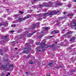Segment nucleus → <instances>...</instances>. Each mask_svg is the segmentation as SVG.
Returning <instances> with one entry per match:
<instances>
[{
    "label": "nucleus",
    "mask_w": 76,
    "mask_h": 76,
    "mask_svg": "<svg viewBox=\"0 0 76 76\" xmlns=\"http://www.w3.org/2000/svg\"><path fill=\"white\" fill-rule=\"evenodd\" d=\"M24 30L25 31H27L24 32V34L27 37H31L32 35H33L34 34L37 32V31H35L32 33H29L30 31L28 28H24Z\"/></svg>",
    "instance_id": "1"
},
{
    "label": "nucleus",
    "mask_w": 76,
    "mask_h": 76,
    "mask_svg": "<svg viewBox=\"0 0 76 76\" xmlns=\"http://www.w3.org/2000/svg\"><path fill=\"white\" fill-rule=\"evenodd\" d=\"M26 46L27 47V48H25L23 49L24 51L22 52L23 53H26L27 54L28 53V52L29 51H31L32 49L31 46L28 43H26L25 44Z\"/></svg>",
    "instance_id": "2"
},
{
    "label": "nucleus",
    "mask_w": 76,
    "mask_h": 76,
    "mask_svg": "<svg viewBox=\"0 0 76 76\" xmlns=\"http://www.w3.org/2000/svg\"><path fill=\"white\" fill-rule=\"evenodd\" d=\"M60 11H56V10H53L51 11L49 14L48 15V16H53L54 15H56L58 13H59Z\"/></svg>",
    "instance_id": "3"
},
{
    "label": "nucleus",
    "mask_w": 76,
    "mask_h": 76,
    "mask_svg": "<svg viewBox=\"0 0 76 76\" xmlns=\"http://www.w3.org/2000/svg\"><path fill=\"white\" fill-rule=\"evenodd\" d=\"M39 24L37 23H35L34 24H32L31 26V28L32 30H35V29L36 26H37V28H39Z\"/></svg>",
    "instance_id": "4"
},
{
    "label": "nucleus",
    "mask_w": 76,
    "mask_h": 76,
    "mask_svg": "<svg viewBox=\"0 0 76 76\" xmlns=\"http://www.w3.org/2000/svg\"><path fill=\"white\" fill-rule=\"evenodd\" d=\"M70 26L71 28H73V27L76 26V21H74L73 23L71 22L70 24Z\"/></svg>",
    "instance_id": "5"
},
{
    "label": "nucleus",
    "mask_w": 76,
    "mask_h": 76,
    "mask_svg": "<svg viewBox=\"0 0 76 76\" xmlns=\"http://www.w3.org/2000/svg\"><path fill=\"white\" fill-rule=\"evenodd\" d=\"M46 6V7H49V5L47 4L45 5L44 4H40L39 5V8H42L43 7Z\"/></svg>",
    "instance_id": "6"
},
{
    "label": "nucleus",
    "mask_w": 76,
    "mask_h": 76,
    "mask_svg": "<svg viewBox=\"0 0 76 76\" xmlns=\"http://www.w3.org/2000/svg\"><path fill=\"white\" fill-rule=\"evenodd\" d=\"M49 4H48V5H49V6L48 7H53V3L51 2V1H49Z\"/></svg>",
    "instance_id": "7"
},
{
    "label": "nucleus",
    "mask_w": 76,
    "mask_h": 76,
    "mask_svg": "<svg viewBox=\"0 0 76 76\" xmlns=\"http://www.w3.org/2000/svg\"><path fill=\"white\" fill-rule=\"evenodd\" d=\"M29 17H25L24 18H20V20L21 22H22L23 20H25L26 19H28V18H29Z\"/></svg>",
    "instance_id": "8"
},
{
    "label": "nucleus",
    "mask_w": 76,
    "mask_h": 76,
    "mask_svg": "<svg viewBox=\"0 0 76 76\" xmlns=\"http://www.w3.org/2000/svg\"><path fill=\"white\" fill-rule=\"evenodd\" d=\"M59 32H60V31H56V30H54L53 31L51 32V34H58L59 33Z\"/></svg>",
    "instance_id": "9"
},
{
    "label": "nucleus",
    "mask_w": 76,
    "mask_h": 76,
    "mask_svg": "<svg viewBox=\"0 0 76 76\" xmlns=\"http://www.w3.org/2000/svg\"><path fill=\"white\" fill-rule=\"evenodd\" d=\"M48 12H47L45 13H44L43 14V16H48Z\"/></svg>",
    "instance_id": "10"
},
{
    "label": "nucleus",
    "mask_w": 76,
    "mask_h": 76,
    "mask_svg": "<svg viewBox=\"0 0 76 76\" xmlns=\"http://www.w3.org/2000/svg\"><path fill=\"white\" fill-rule=\"evenodd\" d=\"M53 64H56V63H49V64H48V66H50H50H51V65H52Z\"/></svg>",
    "instance_id": "11"
},
{
    "label": "nucleus",
    "mask_w": 76,
    "mask_h": 76,
    "mask_svg": "<svg viewBox=\"0 0 76 76\" xmlns=\"http://www.w3.org/2000/svg\"><path fill=\"white\" fill-rule=\"evenodd\" d=\"M73 33L72 31H69L68 32H67L66 33V35H70L71 34H72Z\"/></svg>",
    "instance_id": "12"
},
{
    "label": "nucleus",
    "mask_w": 76,
    "mask_h": 76,
    "mask_svg": "<svg viewBox=\"0 0 76 76\" xmlns=\"http://www.w3.org/2000/svg\"><path fill=\"white\" fill-rule=\"evenodd\" d=\"M7 37H8V36L7 35H6L5 36H4V39L3 40H6V39H7Z\"/></svg>",
    "instance_id": "13"
},
{
    "label": "nucleus",
    "mask_w": 76,
    "mask_h": 76,
    "mask_svg": "<svg viewBox=\"0 0 76 76\" xmlns=\"http://www.w3.org/2000/svg\"><path fill=\"white\" fill-rule=\"evenodd\" d=\"M16 21L17 23H18V22H21V21H20V18H19Z\"/></svg>",
    "instance_id": "14"
},
{
    "label": "nucleus",
    "mask_w": 76,
    "mask_h": 76,
    "mask_svg": "<svg viewBox=\"0 0 76 76\" xmlns=\"http://www.w3.org/2000/svg\"><path fill=\"white\" fill-rule=\"evenodd\" d=\"M59 21H60V20H63V19H64V18L63 17H61V18H59Z\"/></svg>",
    "instance_id": "15"
},
{
    "label": "nucleus",
    "mask_w": 76,
    "mask_h": 76,
    "mask_svg": "<svg viewBox=\"0 0 76 76\" xmlns=\"http://www.w3.org/2000/svg\"><path fill=\"white\" fill-rule=\"evenodd\" d=\"M29 64H34V62L32 61H31L29 62Z\"/></svg>",
    "instance_id": "16"
},
{
    "label": "nucleus",
    "mask_w": 76,
    "mask_h": 76,
    "mask_svg": "<svg viewBox=\"0 0 76 76\" xmlns=\"http://www.w3.org/2000/svg\"><path fill=\"white\" fill-rule=\"evenodd\" d=\"M40 48H41L39 47H38L37 48V51H39V52H40V51H41V50H40Z\"/></svg>",
    "instance_id": "17"
},
{
    "label": "nucleus",
    "mask_w": 76,
    "mask_h": 76,
    "mask_svg": "<svg viewBox=\"0 0 76 76\" xmlns=\"http://www.w3.org/2000/svg\"><path fill=\"white\" fill-rule=\"evenodd\" d=\"M38 16H39V17H42V16H43V15H42V14H38Z\"/></svg>",
    "instance_id": "18"
},
{
    "label": "nucleus",
    "mask_w": 76,
    "mask_h": 76,
    "mask_svg": "<svg viewBox=\"0 0 76 76\" xmlns=\"http://www.w3.org/2000/svg\"><path fill=\"white\" fill-rule=\"evenodd\" d=\"M48 47H54V45L53 44L50 45H48Z\"/></svg>",
    "instance_id": "19"
},
{
    "label": "nucleus",
    "mask_w": 76,
    "mask_h": 76,
    "mask_svg": "<svg viewBox=\"0 0 76 76\" xmlns=\"http://www.w3.org/2000/svg\"><path fill=\"white\" fill-rule=\"evenodd\" d=\"M14 16L15 18H17V17L19 16V15L18 14H16L14 15Z\"/></svg>",
    "instance_id": "20"
},
{
    "label": "nucleus",
    "mask_w": 76,
    "mask_h": 76,
    "mask_svg": "<svg viewBox=\"0 0 76 76\" xmlns=\"http://www.w3.org/2000/svg\"><path fill=\"white\" fill-rule=\"evenodd\" d=\"M45 29L46 30V31H48V27H45Z\"/></svg>",
    "instance_id": "21"
},
{
    "label": "nucleus",
    "mask_w": 76,
    "mask_h": 76,
    "mask_svg": "<svg viewBox=\"0 0 76 76\" xmlns=\"http://www.w3.org/2000/svg\"><path fill=\"white\" fill-rule=\"evenodd\" d=\"M5 65H1V67H2V68H5Z\"/></svg>",
    "instance_id": "22"
},
{
    "label": "nucleus",
    "mask_w": 76,
    "mask_h": 76,
    "mask_svg": "<svg viewBox=\"0 0 76 76\" xmlns=\"http://www.w3.org/2000/svg\"><path fill=\"white\" fill-rule=\"evenodd\" d=\"M72 40H73V41H75V37H72Z\"/></svg>",
    "instance_id": "23"
},
{
    "label": "nucleus",
    "mask_w": 76,
    "mask_h": 76,
    "mask_svg": "<svg viewBox=\"0 0 76 76\" xmlns=\"http://www.w3.org/2000/svg\"><path fill=\"white\" fill-rule=\"evenodd\" d=\"M15 41H13V42H12L11 43L13 45H15Z\"/></svg>",
    "instance_id": "24"
},
{
    "label": "nucleus",
    "mask_w": 76,
    "mask_h": 76,
    "mask_svg": "<svg viewBox=\"0 0 76 76\" xmlns=\"http://www.w3.org/2000/svg\"><path fill=\"white\" fill-rule=\"evenodd\" d=\"M42 37H43V36H39L38 37V38H41Z\"/></svg>",
    "instance_id": "25"
},
{
    "label": "nucleus",
    "mask_w": 76,
    "mask_h": 76,
    "mask_svg": "<svg viewBox=\"0 0 76 76\" xmlns=\"http://www.w3.org/2000/svg\"><path fill=\"white\" fill-rule=\"evenodd\" d=\"M29 57H30V56H29V55H28L27 57L26 58V59H27V58H29Z\"/></svg>",
    "instance_id": "26"
},
{
    "label": "nucleus",
    "mask_w": 76,
    "mask_h": 76,
    "mask_svg": "<svg viewBox=\"0 0 76 76\" xmlns=\"http://www.w3.org/2000/svg\"><path fill=\"white\" fill-rule=\"evenodd\" d=\"M13 65L12 64L11 65H10L9 66V67H13Z\"/></svg>",
    "instance_id": "27"
},
{
    "label": "nucleus",
    "mask_w": 76,
    "mask_h": 76,
    "mask_svg": "<svg viewBox=\"0 0 76 76\" xmlns=\"http://www.w3.org/2000/svg\"><path fill=\"white\" fill-rule=\"evenodd\" d=\"M61 3L57 4V5H58L59 6L61 5Z\"/></svg>",
    "instance_id": "28"
},
{
    "label": "nucleus",
    "mask_w": 76,
    "mask_h": 76,
    "mask_svg": "<svg viewBox=\"0 0 76 76\" xmlns=\"http://www.w3.org/2000/svg\"><path fill=\"white\" fill-rule=\"evenodd\" d=\"M19 13H20L21 14H23V12H21L20 11H19Z\"/></svg>",
    "instance_id": "29"
},
{
    "label": "nucleus",
    "mask_w": 76,
    "mask_h": 76,
    "mask_svg": "<svg viewBox=\"0 0 76 76\" xmlns=\"http://www.w3.org/2000/svg\"><path fill=\"white\" fill-rule=\"evenodd\" d=\"M42 18H40L39 19V20H42Z\"/></svg>",
    "instance_id": "30"
},
{
    "label": "nucleus",
    "mask_w": 76,
    "mask_h": 76,
    "mask_svg": "<svg viewBox=\"0 0 76 76\" xmlns=\"http://www.w3.org/2000/svg\"><path fill=\"white\" fill-rule=\"evenodd\" d=\"M3 25V24L2 23H0V26H2Z\"/></svg>",
    "instance_id": "31"
},
{
    "label": "nucleus",
    "mask_w": 76,
    "mask_h": 76,
    "mask_svg": "<svg viewBox=\"0 0 76 76\" xmlns=\"http://www.w3.org/2000/svg\"><path fill=\"white\" fill-rule=\"evenodd\" d=\"M11 27H13V26H16V25H11Z\"/></svg>",
    "instance_id": "32"
},
{
    "label": "nucleus",
    "mask_w": 76,
    "mask_h": 76,
    "mask_svg": "<svg viewBox=\"0 0 76 76\" xmlns=\"http://www.w3.org/2000/svg\"><path fill=\"white\" fill-rule=\"evenodd\" d=\"M71 47H73V46H74V45H71Z\"/></svg>",
    "instance_id": "33"
},
{
    "label": "nucleus",
    "mask_w": 76,
    "mask_h": 76,
    "mask_svg": "<svg viewBox=\"0 0 76 76\" xmlns=\"http://www.w3.org/2000/svg\"><path fill=\"white\" fill-rule=\"evenodd\" d=\"M15 32V31H10V32L13 33V32Z\"/></svg>",
    "instance_id": "34"
},
{
    "label": "nucleus",
    "mask_w": 76,
    "mask_h": 76,
    "mask_svg": "<svg viewBox=\"0 0 76 76\" xmlns=\"http://www.w3.org/2000/svg\"><path fill=\"white\" fill-rule=\"evenodd\" d=\"M3 51V50L2 49H0V53L2 52Z\"/></svg>",
    "instance_id": "35"
},
{
    "label": "nucleus",
    "mask_w": 76,
    "mask_h": 76,
    "mask_svg": "<svg viewBox=\"0 0 76 76\" xmlns=\"http://www.w3.org/2000/svg\"><path fill=\"white\" fill-rule=\"evenodd\" d=\"M62 66H60L59 67V68L60 69V68H62Z\"/></svg>",
    "instance_id": "36"
},
{
    "label": "nucleus",
    "mask_w": 76,
    "mask_h": 76,
    "mask_svg": "<svg viewBox=\"0 0 76 76\" xmlns=\"http://www.w3.org/2000/svg\"><path fill=\"white\" fill-rule=\"evenodd\" d=\"M55 68H56V69H58L59 68V67H55Z\"/></svg>",
    "instance_id": "37"
},
{
    "label": "nucleus",
    "mask_w": 76,
    "mask_h": 76,
    "mask_svg": "<svg viewBox=\"0 0 76 76\" xmlns=\"http://www.w3.org/2000/svg\"><path fill=\"white\" fill-rule=\"evenodd\" d=\"M45 49H42V51H43V52H44V51H45Z\"/></svg>",
    "instance_id": "38"
},
{
    "label": "nucleus",
    "mask_w": 76,
    "mask_h": 76,
    "mask_svg": "<svg viewBox=\"0 0 76 76\" xmlns=\"http://www.w3.org/2000/svg\"><path fill=\"white\" fill-rule=\"evenodd\" d=\"M36 45H39V43L37 42L36 43Z\"/></svg>",
    "instance_id": "39"
},
{
    "label": "nucleus",
    "mask_w": 76,
    "mask_h": 76,
    "mask_svg": "<svg viewBox=\"0 0 76 76\" xmlns=\"http://www.w3.org/2000/svg\"><path fill=\"white\" fill-rule=\"evenodd\" d=\"M54 35L53 36H50V38H52V37H54Z\"/></svg>",
    "instance_id": "40"
},
{
    "label": "nucleus",
    "mask_w": 76,
    "mask_h": 76,
    "mask_svg": "<svg viewBox=\"0 0 76 76\" xmlns=\"http://www.w3.org/2000/svg\"><path fill=\"white\" fill-rule=\"evenodd\" d=\"M63 13L64 14V15H66V12H63Z\"/></svg>",
    "instance_id": "41"
},
{
    "label": "nucleus",
    "mask_w": 76,
    "mask_h": 76,
    "mask_svg": "<svg viewBox=\"0 0 76 76\" xmlns=\"http://www.w3.org/2000/svg\"><path fill=\"white\" fill-rule=\"evenodd\" d=\"M8 75H10V73H8Z\"/></svg>",
    "instance_id": "42"
},
{
    "label": "nucleus",
    "mask_w": 76,
    "mask_h": 76,
    "mask_svg": "<svg viewBox=\"0 0 76 76\" xmlns=\"http://www.w3.org/2000/svg\"><path fill=\"white\" fill-rule=\"evenodd\" d=\"M59 21H59V20H58V21H56V22H59Z\"/></svg>",
    "instance_id": "43"
},
{
    "label": "nucleus",
    "mask_w": 76,
    "mask_h": 76,
    "mask_svg": "<svg viewBox=\"0 0 76 76\" xmlns=\"http://www.w3.org/2000/svg\"><path fill=\"white\" fill-rule=\"evenodd\" d=\"M72 39H70L69 40L70 41H72Z\"/></svg>",
    "instance_id": "44"
},
{
    "label": "nucleus",
    "mask_w": 76,
    "mask_h": 76,
    "mask_svg": "<svg viewBox=\"0 0 76 76\" xmlns=\"http://www.w3.org/2000/svg\"><path fill=\"white\" fill-rule=\"evenodd\" d=\"M43 44H44V45H45L46 44H45V43H42Z\"/></svg>",
    "instance_id": "45"
},
{
    "label": "nucleus",
    "mask_w": 76,
    "mask_h": 76,
    "mask_svg": "<svg viewBox=\"0 0 76 76\" xmlns=\"http://www.w3.org/2000/svg\"><path fill=\"white\" fill-rule=\"evenodd\" d=\"M15 50H17V49H18V48H15Z\"/></svg>",
    "instance_id": "46"
},
{
    "label": "nucleus",
    "mask_w": 76,
    "mask_h": 76,
    "mask_svg": "<svg viewBox=\"0 0 76 76\" xmlns=\"http://www.w3.org/2000/svg\"><path fill=\"white\" fill-rule=\"evenodd\" d=\"M74 2H76V0H75L74 1Z\"/></svg>",
    "instance_id": "47"
},
{
    "label": "nucleus",
    "mask_w": 76,
    "mask_h": 76,
    "mask_svg": "<svg viewBox=\"0 0 76 76\" xmlns=\"http://www.w3.org/2000/svg\"><path fill=\"white\" fill-rule=\"evenodd\" d=\"M5 66H6V67H7V64L5 65Z\"/></svg>",
    "instance_id": "48"
},
{
    "label": "nucleus",
    "mask_w": 76,
    "mask_h": 76,
    "mask_svg": "<svg viewBox=\"0 0 76 76\" xmlns=\"http://www.w3.org/2000/svg\"><path fill=\"white\" fill-rule=\"evenodd\" d=\"M41 33H42V34H43L44 33V32L42 31L41 32Z\"/></svg>",
    "instance_id": "49"
},
{
    "label": "nucleus",
    "mask_w": 76,
    "mask_h": 76,
    "mask_svg": "<svg viewBox=\"0 0 76 76\" xmlns=\"http://www.w3.org/2000/svg\"><path fill=\"white\" fill-rule=\"evenodd\" d=\"M69 49H70V50H71V49H72V48H69Z\"/></svg>",
    "instance_id": "50"
},
{
    "label": "nucleus",
    "mask_w": 76,
    "mask_h": 76,
    "mask_svg": "<svg viewBox=\"0 0 76 76\" xmlns=\"http://www.w3.org/2000/svg\"><path fill=\"white\" fill-rule=\"evenodd\" d=\"M71 16H73V14H72V15H71Z\"/></svg>",
    "instance_id": "51"
},
{
    "label": "nucleus",
    "mask_w": 76,
    "mask_h": 76,
    "mask_svg": "<svg viewBox=\"0 0 76 76\" xmlns=\"http://www.w3.org/2000/svg\"><path fill=\"white\" fill-rule=\"evenodd\" d=\"M37 0H34V1H37Z\"/></svg>",
    "instance_id": "52"
},
{
    "label": "nucleus",
    "mask_w": 76,
    "mask_h": 76,
    "mask_svg": "<svg viewBox=\"0 0 76 76\" xmlns=\"http://www.w3.org/2000/svg\"><path fill=\"white\" fill-rule=\"evenodd\" d=\"M62 31H66V30H64V29H63L62 30Z\"/></svg>",
    "instance_id": "53"
},
{
    "label": "nucleus",
    "mask_w": 76,
    "mask_h": 76,
    "mask_svg": "<svg viewBox=\"0 0 76 76\" xmlns=\"http://www.w3.org/2000/svg\"><path fill=\"white\" fill-rule=\"evenodd\" d=\"M3 75H4V74L3 73L2 74V76H3Z\"/></svg>",
    "instance_id": "54"
},
{
    "label": "nucleus",
    "mask_w": 76,
    "mask_h": 76,
    "mask_svg": "<svg viewBox=\"0 0 76 76\" xmlns=\"http://www.w3.org/2000/svg\"><path fill=\"white\" fill-rule=\"evenodd\" d=\"M9 76V75H8L7 74V75H6V76Z\"/></svg>",
    "instance_id": "55"
},
{
    "label": "nucleus",
    "mask_w": 76,
    "mask_h": 76,
    "mask_svg": "<svg viewBox=\"0 0 76 76\" xmlns=\"http://www.w3.org/2000/svg\"><path fill=\"white\" fill-rule=\"evenodd\" d=\"M55 43H56V44H57V42H55Z\"/></svg>",
    "instance_id": "56"
},
{
    "label": "nucleus",
    "mask_w": 76,
    "mask_h": 76,
    "mask_svg": "<svg viewBox=\"0 0 76 76\" xmlns=\"http://www.w3.org/2000/svg\"><path fill=\"white\" fill-rule=\"evenodd\" d=\"M37 12H38V13H39V11H37Z\"/></svg>",
    "instance_id": "57"
},
{
    "label": "nucleus",
    "mask_w": 76,
    "mask_h": 76,
    "mask_svg": "<svg viewBox=\"0 0 76 76\" xmlns=\"http://www.w3.org/2000/svg\"><path fill=\"white\" fill-rule=\"evenodd\" d=\"M46 76H50V75H46Z\"/></svg>",
    "instance_id": "58"
},
{
    "label": "nucleus",
    "mask_w": 76,
    "mask_h": 76,
    "mask_svg": "<svg viewBox=\"0 0 76 76\" xmlns=\"http://www.w3.org/2000/svg\"><path fill=\"white\" fill-rule=\"evenodd\" d=\"M28 73V72H26V74H27V73Z\"/></svg>",
    "instance_id": "59"
},
{
    "label": "nucleus",
    "mask_w": 76,
    "mask_h": 76,
    "mask_svg": "<svg viewBox=\"0 0 76 76\" xmlns=\"http://www.w3.org/2000/svg\"><path fill=\"white\" fill-rule=\"evenodd\" d=\"M3 53H1V55H3Z\"/></svg>",
    "instance_id": "60"
},
{
    "label": "nucleus",
    "mask_w": 76,
    "mask_h": 76,
    "mask_svg": "<svg viewBox=\"0 0 76 76\" xmlns=\"http://www.w3.org/2000/svg\"><path fill=\"white\" fill-rule=\"evenodd\" d=\"M75 54H76V52L75 53Z\"/></svg>",
    "instance_id": "61"
},
{
    "label": "nucleus",
    "mask_w": 76,
    "mask_h": 76,
    "mask_svg": "<svg viewBox=\"0 0 76 76\" xmlns=\"http://www.w3.org/2000/svg\"><path fill=\"white\" fill-rule=\"evenodd\" d=\"M42 35H43V34H42Z\"/></svg>",
    "instance_id": "62"
},
{
    "label": "nucleus",
    "mask_w": 76,
    "mask_h": 76,
    "mask_svg": "<svg viewBox=\"0 0 76 76\" xmlns=\"http://www.w3.org/2000/svg\"><path fill=\"white\" fill-rule=\"evenodd\" d=\"M63 0V1H64V0Z\"/></svg>",
    "instance_id": "63"
},
{
    "label": "nucleus",
    "mask_w": 76,
    "mask_h": 76,
    "mask_svg": "<svg viewBox=\"0 0 76 76\" xmlns=\"http://www.w3.org/2000/svg\"><path fill=\"white\" fill-rule=\"evenodd\" d=\"M32 11H33V10H32Z\"/></svg>",
    "instance_id": "64"
}]
</instances>
